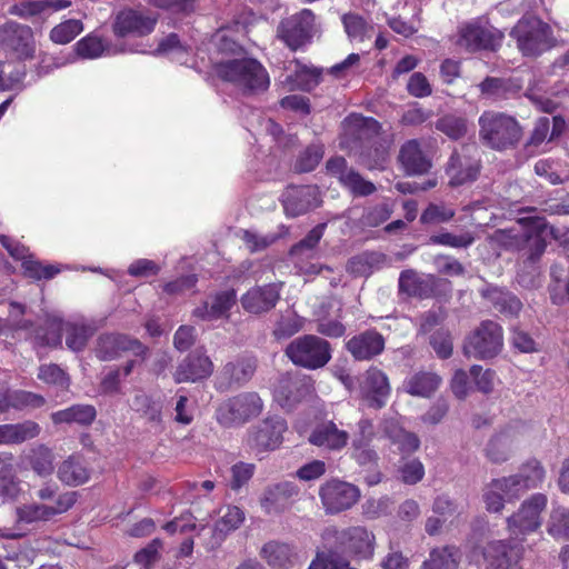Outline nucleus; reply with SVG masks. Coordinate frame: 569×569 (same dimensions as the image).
Masks as SVG:
<instances>
[{
  "mask_svg": "<svg viewBox=\"0 0 569 569\" xmlns=\"http://www.w3.org/2000/svg\"><path fill=\"white\" fill-rule=\"evenodd\" d=\"M512 447V438L506 431L492 437L487 445V457L493 462H503L508 459Z\"/></svg>",
  "mask_w": 569,
  "mask_h": 569,
  "instance_id": "51",
  "label": "nucleus"
},
{
  "mask_svg": "<svg viewBox=\"0 0 569 569\" xmlns=\"http://www.w3.org/2000/svg\"><path fill=\"white\" fill-rule=\"evenodd\" d=\"M346 348L356 360L368 361L382 353L385 338L377 330H366L350 338Z\"/></svg>",
  "mask_w": 569,
  "mask_h": 569,
  "instance_id": "25",
  "label": "nucleus"
},
{
  "mask_svg": "<svg viewBox=\"0 0 569 569\" xmlns=\"http://www.w3.org/2000/svg\"><path fill=\"white\" fill-rule=\"evenodd\" d=\"M127 351L134 356H143L146 348L139 340L118 333L100 336L96 347L97 357L103 361L113 360Z\"/></svg>",
  "mask_w": 569,
  "mask_h": 569,
  "instance_id": "21",
  "label": "nucleus"
},
{
  "mask_svg": "<svg viewBox=\"0 0 569 569\" xmlns=\"http://www.w3.org/2000/svg\"><path fill=\"white\" fill-rule=\"evenodd\" d=\"M50 417L54 425L77 423L89 426L94 421L97 410L91 405H73L67 409L52 412Z\"/></svg>",
  "mask_w": 569,
  "mask_h": 569,
  "instance_id": "41",
  "label": "nucleus"
},
{
  "mask_svg": "<svg viewBox=\"0 0 569 569\" xmlns=\"http://www.w3.org/2000/svg\"><path fill=\"white\" fill-rule=\"evenodd\" d=\"M282 204L288 217H298L321 204L316 186H291L282 194Z\"/></svg>",
  "mask_w": 569,
  "mask_h": 569,
  "instance_id": "19",
  "label": "nucleus"
},
{
  "mask_svg": "<svg viewBox=\"0 0 569 569\" xmlns=\"http://www.w3.org/2000/svg\"><path fill=\"white\" fill-rule=\"evenodd\" d=\"M213 363L200 351L191 352L178 366L173 377L177 383L197 382L211 376Z\"/></svg>",
  "mask_w": 569,
  "mask_h": 569,
  "instance_id": "26",
  "label": "nucleus"
},
{
  "mask_svg": "<svg viewBox=\"0 0 569 569\" xmlns=\"http://www.w3.org/2000/svg\"><path fill=\"white\" fill-rule=\"evenodd\" d=\"M348 439V432L339 429L332 421L319 423L309 436V441L313 446L333 451L341 450Z\"/></svg>",
  "mask_w": 569,
  "mask_h": 569,
  "instance_id": "32",
  "label": "nucleus"
},
{
  "mask_svg": "<svg viewBox=\"0 0 569 569\" xmlns=\"http://www.w3.org/2000/svg\"><path fill=\"white\" fill-rule=\"evenodd\" d=\"M53 452L48 447L40 445L31 450L30 465L39 477H48L53 470Z\"/></svg>",
  "mask_w": 569,
  "mask_h": 569,
  "instance_id": "50",
  "label": "nucleus"
},
{
  "mask_svg": "<svg viewBox=\"0 0 569 569\" xmlns=\"http://www.w3.org/2000/svg\"><path fill=\"white\" fill-rule=\"evenodd\" d=\"M493 488L500 489L508 502L519 498L526 491L517 473L493 479Z\"/></svg>",
  "mask_w": 569,
  "mask_h": 569,
  "instance_id": "61",
  "label": "nucleus"
},
{
  "mask_svg": "<svg viewBox=\"0 0 569 569\" xmlns=\"http://www.w3.org/2000/svg\"><path fill=\"white\" fill-rule=\"evenodd\" d=\"M383 432L402 455L412 453L419 449L420 440L417 435L406 431L395 421H386Z\"/></svg>",
  "mask_w": 569,
  "mask_h": 569,
  "instance_id": "46",
  "label": "nucleus"
},
{
  "mask_svg": "<svg viewBox=\"0 0 569 569\" xmlns=\"http://www.w3.org/2000/svg\"><path fill=\"white\" fill-rule=\"evenodd\" d=\"M216 71L221 79L233 83L244 94L263 92L270 84L266 68L251 58L221 61Z\"/></svg>",
  "mask_w": 569,
  "mask_h": 569,
  "instance_id": "1",
  "label": "nucleus"
},
{
  "mask_svg": "<svg viewBox=\"0 0 569 569\" xmlns=\"http://www.w3.org/2000/svg\"><path fill=\"white\" fill-rule=\"evenodd\" d=\"M480 164L479 160L467 153L455 151L447 166V174L451 186H461L477 179Z\"/></svg>",
  "mask_w": 569,
  "mask_h": 569,
  "instance_id": "30",
  "label": "nucleus"
},
{
  "mask_svg": "<svg viewBox=\"0 0 569 569\" xmlns=\"http://www.w3.org/2000/svg\"><path fill=\"white\" fill-rule=\"evenodd\" d=\"M459 561L458 548L451 546L435 548L430 551L428 559L422 562L421 569H458Z\"/></svg>",
  "mask_w": 569,
  "mask_h": 569,
  "instance_id": "47",
  "label": "nucleus"
},
{
  "mask_svg": "<svg viewBox=\"0 0 569 569\" xmlns=\"http://www.w3.org/2000/svg\"><path fill=\"white\" fill-rule=\"evenodd\" d=\"M325 549L370 560L375 555L376 537L367 528L355 526L345 529L328 527L322 532Z\"/></svg>",
  "mask_w": 569,
  "mask_h": 569,
  "instance_id": "2",
  "label": "nucleus"
},
{
  "mask_svg": "<svg viewBox=\"0 0 569 569\" xmlns=\"http://www.w3.org/2000/svg\"><path fill=\"white\" fill-rule=\"evenodd\" d=\"M525 490L539 488L546 478V470L541 462L531 459L523 463L517 473Z\"/></svg>",
  "mask_w": 569,
  "mask_h": 569,
  "instance_id": "49",
  "label": "nucleus"
},
{
  "mask_svg": "<svg viewBox=\"0 0 569 569\" xmlns=\"http://www.w3.org/2000/svg\"><path fill=\"white\" fill-rule=\"evenodd\" d=\"M263 401L254 391H243L223 400L216 409L214 418L223 428H237L260 416Z\"/></svg>",
  "mask_w": 569,
  "mask_h": 569,
  "instance_id": "4",
  "label": "nucleus"
},
{
  "mask_svg": "<svg viewBox=\"0 0 569 569\" xmlns=\"http://www.w3.org/2000/svg\"><path fill=\"white\" fill-rule=\"evenodd\" d=\"M326 227L327 223L317 224L308 232V234L301 241H299L290 249V257L293 260L295 264L298 266L301 271L319 272V270L316 269L315 266H310L308 269H303V267L300 266V262L303 259H309L313 257L315 248L322 238Z\"/></svg>",
  "mask_w": 569,
  "mask_h": 569,
  "instance_id": "38",
  "label": "nucleus"
},
{
  "mask_svg": "<svg viewBox=\"0 0 569 569\" xmlns=\"http://www.w3.org/2000/svg\"><path fill=\"white\" fill-rule=\"evenodd\" d=\"M78 493L76 491L60 492L52 505L44 502L26 503L17 508L18 525H33L38 522L51 521L54 517L69 511L77 502Z\"/></svg>",
  "mask_w": 569,
  "mask_h": 569,
  "instance_id": "8",
  "label": "nucleus"
},
{
  "mask_svg": "<svg viewBox=\"0 0 569 569\" xmlns=\"http://www.w3.org/2000/svg\"><path fill=\"white\" fill-rule=\"evenodd\" d=\"M40 430V426L32 420L0 425V445H20L38 437Z\"/></svg>",
  "mask_w": 569,
  "mask_h": 569,
  "instance_id": "39",
  "label": "nucleus"
},
{
  "mask_svg": "<svg viewBox=\"0 0 569 569\" xmlns=\"http://www.w3.org/2000/svg\"><path fill=\"white\" fill-rule=\"evenodd\" d=\"M503 345L502 328L495 321L486 320L467 338L463 351L468 357L488 359L497 356Z\"/></svg>",
  "mask_w": 569,
  "mask_h": 569,
  "instance_id": "9",
  "label": "nucleus"
},
{
  "mask_svg": "<svg viewBox=\"0 0 569 569\" xmlns=\"http://www.w3.org/2000/svg\"><path fill=\"white\" fill-rule=\"evenodd\" d=\"M475 241L473 236L470 232H465L461 234H455L451 232H441L438 234H432L430 237V242L433 244H440L451 248H468Z\"/></svg>",
  "mask_w": 569,
  "mask_h": 569,
  "instance_id": "59",
  "label": "nucleus"
},
{
  "mask_svg": "<svg viewBox=\"0 0 569 569\" xmlns=\"http://www.w3.org/2000/svg\"><path fill=\"white\" fill-rule=\"evenodd\" d=\"M385 257L378 252H362L352 257L347 264V270L355 277H367L379 268Z\"/></svg>",
  "mask_w": 569,
  "mask_h": 569,
  "instance_id": "48",
  "label": "nucleus"
},
{
  "mask_svg": "<svg viewBox=\"0 0 569 569\" xmlns=\"http://www.w3.org/2000/svg\"><path fill=\"white\" fill-rule=\"evenodd\" d=\"M90 469L81 456L71 455L63 460L57 470L58 479L70 487H78L90 479Z\"/></svg>",
  "mask_w": 569,
  "mask_h": 569,
  "instance_id": "36",
  "label": "nucleus"
},
{
  "mask_svg": "<svg viewBox=\"0 0 569 569\" xmlns=\"http://www.w3.org/2000/svg\"><path fill=\"white\" fill-rule=\"evenodd\" d=\"M280 299V287L276 283L253 287L241 297L242 308L253 315L267 312Z\"/></svg>",
  "mask_w": 569,
  "mask_h": 569,
  "instance_id": "27",
  "label": "nucleus"
},
{
  "mask_svg": "<svg viewBox=\"0 0 569 569\" xmlns=\"http://www.w3.org/2000/svg\"><path fill=\"white\" fill-rule=\"evenodd\" d=\"M398 472L402 482L407 485H416L422 480L425 476V467L417 458L403 459L400 462Z\"/></svg>",
  "mask_w": 569,
  "mask_h": 569,
  "instance_id": "56",
  "label": "nucleus"
},
{
  "mask_svg": "<svg viewBox=\"0 0 569 569\" xmlns=\"http://www.w3.org/2000/svg\"><path fill=\"white\" fill-rule=\"evenodd\" d=\"M76 50L83 59H97L104 53L106 47L99 37L87 36L77 42Z\"/></svg>",
  "mask_w": 569,
  "mask_h": 569,
  "instance_id": "58",
  "label": "nucleus"
},
{
  "mask_svg": "<svg viewBox=\"0 0 569 569\" xmlns=\"http://www.w3.org/2000/svg\"><path fill=\"white\" fill-rule=\"evenodd\" d=\"M399 161L408 174H423L431 168V161L421 148V142L412 139L402 144Z\"/></svg>",
  "mask_w": 569,
  "mask_h": 569,
  "instance_id": "34",
  "label": "nucleus"
},
{
  "mask_svg": "<svg viewBox=\"0 0 569 569\" xmlns=\"http://www.w3.org/2000/svg\"><path fill=\"white\" fill-rule=\"evenodd\" d=\"M323 157L321 146L312 144L308 147L297 159L296 170L299 172L312 171Z\"/></svg>",
  "mask_w": 569,
  "mask_h": 569,
  "instance_id": "62",
  "label": "nucleus"
},
{
  "mask_svg": "<svg viewBox=\"0 0 569 569\" xmlns=\"http://www.w3.org/2000/svg\"><path fill=\"white\" fill-rule=\"evenodd\" d=\"M287 422L281 417H269L264 419L256 430L248 437V445L257 451L277 449L282 442L283 432L287 430Z\"/></svg>",
  "mask_w": 569,
  "mask_h": 569,
  "instance_id": "20",
  "label": "nucleus"
},
{
  "mask_svg": "<svg viewBox=\"0 0 569 569\" xmlns=\"http://www.w3.org/2000/svg\"><path fill=\"white\" fill-rule=\"evenodd\" d=\"M482 296L493 306V308L507 317H512L521 310V301L512 293L497 287H488L482 291Z\"/></svg>",
  "mask_w": 569,
  "mask_h": 569,
  "instance_id": "44",
  "label": "nucleus"
},
{
  "mask_svg": "<svg viewBox=\"0 0 569 569\" xmlns=\"http://www.w3.org/2000/svg\"><path fill=\"white\" fill-rule=\"evenodd\" d=\"M326 168L330 174L337 177L339 181L355 194L369 196L376 190L372 182L362 179L358 172L349 169L346 159L342 157L329 159Z\"/></svg>",
  "mask_w": 569,
  "mask_h": 569,
  "instance_id": "23",
  "label": "nucleus"
},
{
  "mask_svg": "<svg viewBox=\"0 0 569 569\" xmlns=\"http://www.w3.org/2000/svg\"><path fill=\"white\" fill-rule=\"evenodd\" d=\"M360 395L368 407L381 409L387 405L391 388L387 375L376 368H369L360 380Z\"/></svg>",
  "mask_w": 569,
  "mask_h": 569,
  "instance_id": "15",
  "label": "nucleus"
},
{
  "mask_svg": "<svg viewBox=\"0 0 569 569\" xmlns=\"http://www.w3.org/2000/svg\"><path fill=\"white\" fill-rule=\"evenodd\" d=\"M441 382L439 376L432 372H416L403 381V390L416 397H430Z\"/></svg>",
  "mask_w": 569,
  "mask_h": 569,
  "instance_id": "42",
  "label": "nucleus"
},
{
  "mask_svg": "<svg viewBox=\"0 0 569 569\" xmlns=\"http://www.w3.org/2000/svg\"><path fill=\"white\" fill-rule=\"evenodd\" d=\"M237 299L234 290H226L212 297L210 302L193 310V316L201 320H216L226 317Z\"/></svg>",
  "mask_w": 569,
  "mask_h": 569,
  "instance_id": "37",
  "label": "nucleus"
},
{
  "mask_svg": "<svg viewBox=\"0 0 569 569\" xmlns=\"http://www.w3.org/2000/svg\"><path fill=\"white\" fill-rule=\"evenodd\" d=\"M525 222V231L521 234V244L519 250L530 262H535L545 252L547 242L546 237L550 229L543 218H528L519 221Z\"/></svg>",
  "mask_w": 569,
  "mask_h": 569,
  "instance_id": "17",
  "label": "nucleus"
},
{
  "mask_svg": "<svg viewBox=\"0 0 569 569\" xmlns=\"http://www.w3.org/2000/svg\"><path fill=\"white\" fill-rule=\"evenodd\" d=\"M157 18L140 10L124 9L117 13L113 32L117 37H143L151 33Z\"/></svg>",
  "mask_w": 569,
  "mask_h": 569,
  "instance_id": "16",
  "label": "nucleus"
},
{
  "mask_svg": "<svg viewBox=\"0 0 569 569\" xmlns=\"http://www.w3.org/2000/svg\"><path fill=\"white\" fill-rule=\"evenodd\" d=\"M502 38V33L498 30H491L477 21H471L459 27L457 46L470 52L481 49L496 50Z\"/></svg>",
  "mask_w": 569,
  "mask_h": 569,
  "instance_id": "14",
  "label": "nucleus"
},
{
  "mask_svg": "<svg viewBox=\"0 0 569 569\" xmlns=\"http://www.w3.org/2000/svg\"><path fill=\"white\" fill-rule=\"evenodd\" d=\"M547 505L548 498L545 493H533L525 499L518 510L506 520L510 536L518 538L537 532L541 528Z\"/></svg>",
  "mask_w": 569,
  "mask_h": 569,
  "instance_id": "7",
  "label": "nucleus"
},
{
  "mask_svg": "<svg viewBox=\"0 0 569 569\" xmlns=\"http://www.w3.org/2000/svg\"><path fill=\"white\" fill-rule=\"evenodd\" d=\"M256 371V361L251 358H241L228 362L221 372V378L227 381V387L242 386L247 383Z\"/></svg>",
  "mask_w": 569,
  "mask_h": 569,
  "instance_id": "43",
  "label": "nucleus"
},
{
  "mask_svg": "<svg viewBox=\"0 0 569 569\" xmlns=\"http://www.w3.org/2000/svg\"><path fill=\"white\" fill-rule=\"evenodd\" d=\"M547 532L556 539H569V509L558 507L551 511Z\"/></svg>",
  "mask_w": 569,
  "mask_h": 569,
  "instance_id": "52",
  "label": "nucleus"
},
{
  "mask_svg": "<svg viewBox=\"0 0 569 569\" xmlns=\"http://www.w3.org/2000/svg\"><path fill=\"white\" fill-rule=\"evenodd\" d=\"M287 70L290 73L287 74L284 83L290 90L310 91L320 83L321 70L316 67L293 60L289 62Z\"/></svg>",
  "mask_w": 569,
  "mask_h": 569,
  "instance_id": "31",
  "label": "nucleus"
},
{
  "mask_svg": "<svg viewBox=\"0 0 569 569\" xmlns=\"http://www.w3.org/2000/svg\"><path fill=\"white\" fill-rule=\"evenodd\" d=\"M129 408L140 415L149 423L160 426L162 422V403L152 398L143 389L133 390V396L128 400Z\"/></svg>",
  "mask_w": 569,
  "mask_h": 569,
  "instance_id": "35",
  "label": "nucleus"
},
{
  "mask_svg": "<svg viewBox=\"0 0 569 569\" xmlns=\"http://www.w3.org/2000/svg\"><path fill=\"white\" fill-rule=\"evenodd\" d=\"M455 217V209L446 204L430 203L421 213L420 221L426 224L442 223Z\"/></svg>",
  "mask_w": 569,
  "mask_h": 569,
  "instance_id": "57",
  "label": "nucleus"
},
{
  "mask_svg": "<svg viewBox=\"0 0 569 569\" xmlns=\"http://www.w3.org/2000/svg\"><path fill=\"white\" fill-rule=\"evenodd\" d=\"M244 520L243 511L236 506H227L221 509V516L212 529L210 539L204 543L208 551L218 549L227 535L236 530Z\"/></svg>",
  "mask_w": 569,
  "mask_h": 569,
  "instance_id": "29",
  "label": "nucleus"
},
{
  "mask_svg": "<svg viewBox=\"0 0 569 569\" xmlns=\"http://www.w3.org/2000/svg\"><path fill=\"white\" fill-rule=\"evenodd\" d=\"M0 47L19 60L33 58L36 41L32 29L16 21L6 22L0 26Z\"/></svg>",
  "mask_w": 569,
  "mask_h": 569,
  "instance_id": "10",
  "label": "nucleus"
},
{
  "mask_svg": "<svg viewBox=\"0 0 569 569\" xmlns=\"http://www.w3.org/2000/svg\"><path fill=\"white\" fill-rule=\"evenodd\" d=\"M286 355L295 365L315 370L330 361L331 348L327 340L306 335L292 340L286 348Z\"/></svg>",
  "mask_w": 569,
  "mask_h": 569,
  "instance_id": "6",
  "label": "nucleus"
},
{
  "mask_svg": "<svg viewBox=\"0 0 569 569\" xmlns=\"http://www.w3.org/2000/svg\"><path fill=\"white\" fill-rule=\"evenodd\" d=\"M437 278L432 274H418L409 269L399 277V291L408 297L428 298L433 293Z\"/></svg>",
  "mask_w": 569,
  "mask_h": 569,
  "instance_id": "33",
  "label": "nucleus"
},
{
  "mask_svg": "<svg viewBox=\"0 0 569 569\" xmlns=\"http://www.w3.org/2000/svg\"><path fill=\"white\" fill-rule=\"evenodd\" d=\"M51 331L41 337V343L44 346L57 347L61 345V331L66 332V345L72 351H81L93 330L90 326L77 322H66L53 319L50 322Z\"/></svg>",
  "mask_w": 569,
  "mask_h": 569,
  "instance_id": "12",
  "label": "nucleus"
},
{
  "mask_svg": "<svg viewBox=\"0 0 569 569\" xmlns=\"http://www.w3.org/2000/svg\"><path fill=\"white\" fill-rule=\"evenodd\" d=\"M315 14L309 9L282 20L278 27V37L291 49L297 50L306 44L312 32Z\"/></svg>",
  "mask_w": 569,
  "mask_h": 569,
  "instance_id": "13",
  "label": "nucleus"
},
{
  "mask_svg": "<svg viewBox=\"0 0 569 569\" xmlns=\"http://www.w3.org/2000/svg\"><path fill=\"white\" fill-rule=\"evenodd\" d=\"M479 138L490 149L502 151L516 147L522 128L516 118L497 111H485L479 117Z\"/></svg>",
  "mask_w": 569,
  "mask_h": 569,
  "instance_id": "3",
  "label": "nucleus"
},
{
  "mask_svg": "<svg viewBox=\"0 0 569 569\" xmlns=\"http://www.w3.org/2000/svg\"><path fill=\"white\" fill-rule=\"evenodd\" d=\"M22 268L27 276L37 280L51 279L60 271L58 268L51 264L42 266L39 261L32 259L31 257L22 262Z\"/></svg>",
  "mask_w": 569,
  "mask_h": 569,
  "instance_id": "64",
  "label": "nucleus"
},
{
  "mask_svg": "<svg viewBox=\"0 0 569 569\" xmlns=\"http://www.w3.org/2000/svg\"><path fill=\"white\" fill-rule=\"evenodd\" d=\"M243 31L244 27L238 21L232 26L221 27L212 34L211 43L220 53H238L242 49L239 43V37Z\"/></svg>",
  "mask_w": 569,
  "mask_h": 569,
  "instance_id": "40",
  "label": "nucleus"
},
{
  "mask_svg": "<svg viewBox=\"0 0 569 569\" xmlns=\"http://www.w3.org/2000/svg\"><path fill=\"white\" fill-rule=\"evenodd\" d=\"M523 548L507 540H495L483 548L486 569H520Z\"/></svg>",
  "mask_w": 569,
  "mask_h": 569,
  "instance_id": "18",
  "label": "nucleus"
},
{
  "mask_svg": "<svg viewBox=\"0 0 569 569\" xmlns=\"http://www.w3.org/2000/svg\"><path fill=\"white\" fill-rule=\"evenodd\" d=\"M83 30L82 22L77 19L66 20L50 31V39L54 43L66 44L71 42Z\"/></svg>",
  "mask_w": 569,
  "mask_h": 569,
  "instance_id": "53",
  "label": "nucleus"
},
{
  "mask_svg": "<svg viewBox=\"0 0 569 569\" xmlns=\"http://www.w3.org/2000/svg\"><path fill=\"white\" fill-rule=\"evenodd\" d=\"M46 403V399L38 393L26 390H11V408L23 410L27 408H40Z\"/></svg>",
  "mask_w": 569,
  "mask_h": 569,
  "instance_id": "60",
  "label": "nucleus"
},
{
  "mask_svg": "<svg viewBox=\"0 0 569 569\" xmlns=\"http://www.w3.org/2000/svg\"><path fill=\"white\" fill-rule=\"evenodd\" d=\"M297 495L298 488L291 482L268 486L260 497V506L266 513H280L290 507Z\"/></svg>",
  "mask_w": 569,
  "mask_h": 569,
  "instance_id": "28",
  "label": "nucleus"
},
{
  "mask_svg": "<svg viewBox=\"0 0 569 569\" xmlns=\"http://www.w3.org/2000/svg\"><path fill=\"white\" fill-rule=\"evenodd\" d=\"M510 36L516 40L521 53L527 57L539 56L555 44L549 24L536 17L520 19Z\"/></svg>",
  "mask_w": 569,
  "mask_h": 569,
  "instance_id": "5",
  "label": "nucleus"
},
{
  "mask_svg": "<svg viewBox=\"0 0 569 569\" xmlns=\"http://www.w3.org/2000/svg\"><path fill=\"white\" fill-rule=\"evenodd\" d=\"M261 557L267 563L277 569H288L293 565L295 553L292 548L282 542L269 541L261 549Z\"/></svg>",
  "mask_w": 569,
  "mask_h": 569,
  "instance_id": "45",
  "label": "nucleus"
},
{
  "mask_svg": "<svg viewBox=\"0 0 569 569\" xmlns=\"http://www.w3.org/2000/svg\"><path fill=\"white\" fill-rule=\"evenodd\" d=\"M38 379L48 385H54L63 389L68 388L69 386V378L67 377L64 371L53 363L42 365L39 368Z\"/></svg>",
  "mask_w": 569,
  "mask_h": 569,
  "instance_id": "63",
  "label": "nucleus"
},
{
  "mask_svg": "<svg viewBox=\"0 0 569 569\" xmlns=\"http://www.w3.org/2000/svg\"><path fill=\"white\" fill-rule=\"evenodd\" d=\"M436 128L450 139L457 140L466 134L467 121L462 117L447 114L437 121Z\"/></svg>",
  "mask_w": 569,
  "mask_h": 569,
  "instance_id": "54",
  "label": "nucleus"
},
{
  "mask_svg": "<svg viewBox=\"0 0 569 569\" xmlns=\"http://www.w3.org/2000/svg\"><path fill=\"white\" fill-rule=\"evenodd\" d=\"M342 23L349 39L356 41H363L372 29L362 17L355 13L345 14Z\"/></svg>",
  "mask_w": 569,
  "mask_h": 569,
  "instance_id": "55",
  "label": "nucleus"
},
{
  "mask_svg": "<svg viewBox=\"0 0 569 569\" xmlns=\"http://www.w3.org/2000/svg\"><path fill=\"white\" fill-rule=\"evenodd\" d=\"M319 497L325 511L336 515L356 505L360 498V490L352 483L332 479L320 486Z\"/></svg>",
  "mask_w": 569,
  "mask_h": 569,
  "instance_id": "11",
  "label": "nucleus"
},
{
  "mask_svg": "<svg viewBox=\"0 0 569 569\" xmlns=\"http://www.w3.org/2000/svg\"><path fill=\"white\" fill-rule=\"evenodd\" d=\"M359 432L352 440V458L361 467L369 469L377 468L379 456L376 450L370 447V442L375 437L373 425L369 419H361L358 422Z\"/></svg>",
  "mask_w": 569,
  "mask_h": 569,
  "instance_id": "24",
  "label": "nucleus"
},
{
  "mask_svg": "<svg viewBox=\"0 0 569 569\" xmlns=\"http://www.w3.org/2000/svg\"><path fill=\"white\" fill-rule=\"evenodd\" d=\"M310 392L306 378L284 375L279 378L273 389L274 401L283 409L291 410Z\"/></svg>",
  "mask_w": 569,
  "mask_h": 569,
  "instance_id": "22",
  "label": "nucleus"
}]
</instances>
